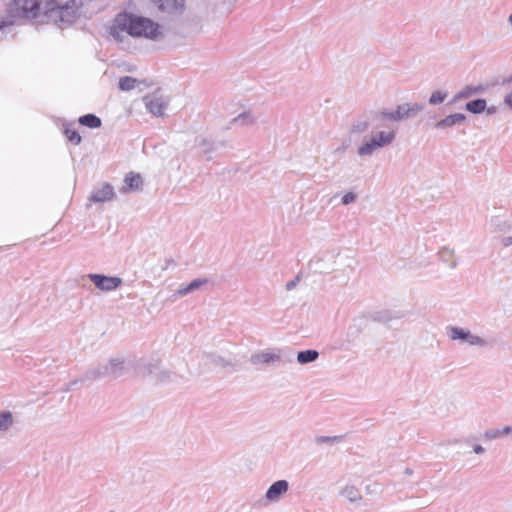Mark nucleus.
Here are the masks:
<instances>
[{"instance_id": "f257e3e1", "label": "nucleus", "mask_w": 512, "mask_h": 512, "mask_svg": "<svg viewBox=\"0 0 512 512\" xmlns=\"http://www.w3.org/2000/svg\"><path fill=\"white\" fill-rule=\"evenodd\" d=\"M125 33L132 37L155 39L161 31L159 25L149 18L124 12L115 17L110 34L114 39L121 40Z\"/></svg>"}, {"instance_id": "f03ea898", "label": "nucleus", "mask_w": 512, "mask_h": 512, "mask_svg": "<svg viewBox=\"0 0 512 512\" xmlns=\"http://www.w3.org/2000/svg\"><path fill=\"white\" fill-rule=\"evenodd\" d=\"M69 7L68 3L63 4L58 0H12L10 3V10L15 16L29 20L61 15Z\"/></svg>"}, {"instance_id": "7ed1b4c3", "label": "nucleus", "mask_w": 512, "mask_h": 512, "mask_svg": "<svg viewBox=\"0 0 512 512\" xmlns=\"http://www.w3.org/2000/svg\"><path fill=\"white\" fill-rule=\"evenodd\" d=\"M394 132H380L377 135L373 136L370 142H367L359 147L360 155H368L373 152L374 149L385 146L392 142L394 139Z\"/></svg>"}, {"instance_id": "20e7f679", "label": "nucleus", "mask_w": 512, "mask_h": 512, "mask_svg": "<svg viewBox=\"0 0 512 512\" xmlns=\"http://www.w3.org/2000/svg\"><path fill=\"white\" fill-rule=\"evenodd\" d=\"M95 286L101 290H113L121 284V279L118 277H107L98 274L90 276Z\"/></svg>"}, {"instance_id": "39448f33", "label": "nucleus", "mask_w": 512, "mask_h": 512, "mask_svg": "<svg viewBox=\"0 0 512 512\" xmlns=\"http://www.w3.org/2000/svg\"><path fill=\"white\" fill-rule=\"evenodd\" d=\"M288 490V483L285 480H279L273 483L268 491L266 492V498L268 500H277L282 494Z\"/></svg>"}, {"instance_id": "423d86ee", "label": "nucleus", "mask_w": 512, "mask_h": 512, "mask_svg": "<svg viewBox=\"0 0 512 512\" xmlns=\"http://www.w3.org/2000/svg\"><path fill=\"white\" fill-rule=\"evenodd\" d=\"M147 109L155 116H162L166 103L159 97L149 96L145 98Z\"/></svg>"}, {"instance_id": "0eeeda50", "label": "nucleus", "mask_w": 512, "mask_h": 512, "mask_svg": "<svg viewBox=\"0 0 512 512\" xmlns=\"http://www.w3.org/2000/svg\"><path fill=\"white\" fill-rule=\"evenodd\" d=\"M114 191L112 186L104 184L101 188L94 191L91 195V199L94 202H104L113 199Z\"/></svg>"}, {"instance_id": "6e6552de", "label": "nucleus", "mask_w": 512, "mask_h": 512, "mask_svg": "<svg viewBox=\"0 0 512 512\" xmlns=\"http://www.w3.org/2000/svg\"><path fill=\"white\" fill-rule=\"evenodd\" d=\"M451 339H461L469 342L470 344H480L482 340L474 335H471L469 332H465L463 329L452 328L451 329Z\"/></svg>"}, {"instance_id": "1a4fd4ad", "label": "nucleus", "mask_w": 512, "mask_h": 512, "mask_svg": "<svg viewBox=\"0 0 512 512\" xmlns=\"http://www.w3.org/2000/svg\"><path fill=\"white\" fill-rule=\"evenodd\" d=\"M125 190H138L142 186V177L140 174L129 173L125 177Z\"/></svg>"}, {"instance_id": "9d476101", "label": "nucleus", "mask_w": 512, "mask_h": 512, "mask_svg": "<svg viewBox=\"0 0 512 512\" xmlns=\"http://www.w3.org/2000/svg\"><path fill=\"white\" fill-rule=\"evenodd\" d=\"M78 122L79 124L92 129L99 128L102 124L101 119L94 114L83 115L78 119Z\"/></svg>"}, {"instance_id": "9b49d317", "label": "nucleus", "mask_w": 512, "mask_h": 512, "mask_svg": "<svg viewBox=\"0 0 512 512\" xmlns=\"http://www.w3.org/2000/svg\"><path fill=\"white\" fill-rule=\"evenodd\" d=\"M465 120V116L463 114L457 113L453 115H449L443 120L437 123V127H448L452 126L456 123H461Z\"/></svg>"}, {"instance_id": "f8f14e48", "label": "nucleus", "mask_w": 512, "mask_h": 512, "mask_svg": "<svg viewBox=\"0 0 512 512\" xmlns=\"http://www.w3.org/2000/svg\"><path fill=\"white\" fill-rule=\"evenodd\" d=\"M412 109L408 107V105L399 106L395 112L392 113H385V116L387 118L393 119V120H399L403 119L407 116H409V112Z\"/></svg>"}, {"instance_id": "ddd939ff", "label": "nucleus", "mask_w": 512, "mask_h": 512, "mask_svg": "<svg viewBox=\"0 0 512 512\" xmlns=\"http://www.w3.org/2000/svg\"><path fill=\"white\" fill-rule=\"evenodd\" d=\"M486 108V101L484 99H477L470 101L466 104V109L471 113H480Z\"/></svg>"}, {"instance_id": "4468645a", "label": "nucleus", "mask_w": 512, "mask_h": 512, "mask_svg": "<svg viewBox=\"0 0 512 512\" xmlns=\"http://www.w3.org/2000/svg\"><path fill=\"white\" fill-rule=\"evenodd\" d=\"M318 357V352L315 350L301 351L297 355V360L300 363H308L314 361Z\"/></svg>"}, {"instance_id": "2eb2a0df", "label": "nucleus", "mask_w": 512, "mask_h": 512, "mask_svg": "<svg viewBox=\"0 0 512 512\" xmlns=\"http://www.w3.org/2000/svg\"><path fill=\"white\" fill-rule=\"evenodd\" d=\"M137 82L138 81L135 78L129 76L122 77L119 80V88L122 91H129L136 87Z\"/></svg>"}, {"instance_id": "dca6fc26", "label": "nucleus", "mask_w": 512, "mask_h": 512, "mask_svg": "<svg viewBox=\"0 0 512 512\" xmlns=\"http://www.w3.org/2000/svg\"><path fill=\"white\" fill-rule=\"evenodd\" d=\"M64 134L68 141L74 145H78L81 142V136L74 128L66 127Z\"/></svg>"}, {"instance_id": "f3484780", "label": "nucleus", "mask_w": 512, "mask_h": 512, "mask_svg": "<svg viewBox=\"0 0 512 512\" xmlns=\"http://www.w3.org/2000/svg\"><path fill=\"white\" fill-rule=\"evenodd\" d=\"M12 424V415L9 412L0 413V430H6Z\"/></svg>"}, {"instance_id": "a211bd4d", "label": "nucleus", "mask_w": 512, "mask_h": 512, "mask_svg": "<svg viewBox=\"0 0 512 512\" xmlns=\"http://www.w3.org/2000/svg\"><path fill=\"white\" fill-rule=\"evenodd\" d=\"M446 98L445 94H442L440 91H435L432 93L429 102L431 104H438L444 101Z\"/></svg>"}, {"instance_id": "6ab92c4d", "label": "nucleus", "mask_w": 512, "mask_h": 512, "mask_svg": "<svg viewBox=\"0 0 512 512\" xmlns=\"http://www.w3.org/2000/svg\"><path fill=\"white\" fill-rule=\"evenodd\" d=\"M205 282H206V280H194L186 288L180 290V293L190 292V291L200 287Z\"/></svg>"}, {"instance_id": "aec40b11", "label": "nucleus", "mask_w": 512, "mask_h": 512, "mask_svg": "<svg viewBox=\"0 0 512 512\" xmlns=\"http://www.w3.org/2000/svg\"><path fill=\"white\" fill-rule=\"evenodd\" d=\"M355 199H356V195L352 192H348L343 196L342 202H343V204H349V203L353 202Z\"/></svg>"}, {"instance_id": "412c9836", "label": "nucleus", "mask_w": 512, "mask_h": 512, "mask_svg": "<svg viewBox=\"0 0 512 512\" xmlns=\"http://www.w3.org/2000/svg\"><path fill=\"white\" fill-rule=\"evenodd\" d=\"M505 103L512 108V92L505 97Z\"/></svg>"}, {"instance_id": "4be33fe9", "label": "nucleus", "mask_w": 512, "mask_h": 512, "mask_svg": "<svg viewBox=\"0 0 512 512\" xmlns=\"http://www.w3.org/2000/svg\"><path fill=\"white\" fill-rule=\"evenodd\" d=\"M298 280H299V277H297L296 280H294V281L288 282L287 283V289L288 290L292 289L296 285V281H298Z\"/></svg>"}, {"instance_id": "5701e85b", "label": "nucleus", "mask_w": 512, "mask_h": 512, "mask_svg": "<svg viewBox=\"0 0 512 512\" xmlns=\"http://www.w3.org/2000/svg\"><path fill=\"white\" fill-rule=\"evenodd\" d=\"M482 451H483V449H482V447H480V446H477V447L475 448V452H476V453H480V452H482Z\"/></svg>"}, {"instance_id": "b1692460", "label": "nucleus", "mask_w": 512, "mask_h": 512, "mask_svg": "<svg viewBox=\"0 0 512 512\" xmlns=\"http://www.w3.org/2000/svg\"><path fill=\"white\" fill-rule=\"evenodd\" d=\"M509 431H510V428H509V427H506V428L503 430V433H504V434H507V433H509Z\"/></svg>"}, {"instance_id": "393cba45", "label": "nucleus", "mask_w": 512, "mask_h": 512, "mask_svg": "<svg viewBox=\"0 0 512 512\" xmlns=\"http://www.w3.org/2000/svg\"><path fill=\"white\" fill-rule=\"evenodd\" d=\"M509 23L511 24L512 26V14L509 16Z\"/></svg>"}, {"instance_id": "a878e982", "label": "nucleus", "mask_w": 512, "mask_h": 512, "mask_svg": "<svg viewBox=\"0 0 512 512\" xmlns=\"http://www.w3.org/2000/svg\"><path fill=\"white\" fill-rule=\"evenodd\" d=\"M509 81H512V75L510 76Z\"/></svg>"}]
</instances>
